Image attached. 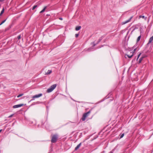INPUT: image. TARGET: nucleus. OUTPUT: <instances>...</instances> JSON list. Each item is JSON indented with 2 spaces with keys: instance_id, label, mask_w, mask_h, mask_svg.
Masks as SVG:
<instances>
[{
  "instance_id": "ddd939ff",
  "label": "nucleus",
  "mask_w": 153,
  "mask_h": 153,
  "mask_svg": "<svg viewBox=\"0 0 153 153\" xmlns=\"http://www.w3.org/2000/svg\"><path fill=\"white\" fill-rule=\"evenodd\" d=\"M51 72L52 71L51 70H48L47 72L46 73V74H50L51 73Z\"/></svg>"
},
{
  "instance_id": "6e6552de",
  "label": "nucleus",
  "mask_w": 153,
  "mask_h": 153,
  "mask_svg": "<svg viewBox=\"0 0 153 153\" xmlns=\"http://www.w3.org/2000/svg\"><path fill=\"white\" fill-rule=\"evenodd\" d=\"M152 42H153V36L150 38L148 44L151 43Z\"/></svg>"
},
{
  "instance_id": "bb28decb",
  "label": "nucleus",
  "mask_w": 153,
  "mask_h": 153,
  "mask_svg": "<svg viewBox=\"0 0 153 153\" xmlns=\"http://www.w3.org/2000/svg\"><path fill=\"white\" fill-rule=\"evenodd\" d=\"M59 19H60V20H62V18H60Z\"/></svg>"
},
{
  "instance_id": "1a4fd4ad",
  "label": "nucleus",
  "mask_w": 153,
  "mask_h": 153,
  "mask_svg": "<svg viewBox=\"0 0 153 153\" xmlns=\"http://www.w3.org/2000/svg\"><path fill=\"white\" fill-rule=\"evenodd\" d=\"M81 28V27L80 26H77L75 28V30L76 31H78L80 30Z\"/></svg>"
},
{
  "instance_id": "a878e982",
  "label": "nucleus",
  "mask_w": 153,
  "mask_h": 153,
  "mask_svg": "<svg viewBox=\"0 0 153 153\" xmlns=\"http://www.w3.org/2000/svg\"><path fill=\"white\" fill-rule=\"evenodd\" d=\"M5 0H0V1L1 2H2V1H4Z\"/></svg>"
},
{
  "instance_id": "a211bd4d",
  "label": "nucleus",
  "mask_w": 153,
  "mask_h": 153,
  "mask_svg": "<svg viewBox=\"0 0 153 153\" xmlns=\"http://www.w3.org/2000/svg\"><path fill=\"white\" fill-rule=\"evenodd\" d=\"M37 7V5H34V6L33 7V8H32V10H34V9H35L36 7Z\"/></svg>"
},
{
  "instance_id": "aec40b11",
  "label": "nucleus",
  "mask_w": 153,
  "mask_h": 153,
  "mask_svg": "<svg viewBox=\"0 0 153 153\" xmlns=\"http://www.w3.org/2000/svg\"><path fill=\"white\" fill-rule=\"evenodd\" d=\"M17 38H18V39H21V35H19L18 36V37H17Z\"/></svg>"
},
{
  "instance_id": "4468645a",
  "label": "nucleus",
  "mask_w": 153,
  "mask_h": 153,
  "mask_svg": "<svg viewBox=\"0 0 153 153\" xmlns=\"http://www.w3.org/2000/svg\"><path fill=\"white\" fill-rule=\"evenodd\" d=\"M143 57H141V58H140L139 59V63H140L141 62L143 59Z\"/></svg>"
},
{
  "instance_id": "4be33fe9",
  "label": "nucleus",
  "mask_w": 153,
  "mask_h": 153,
  "mask_svg": "<svg viewBox=\"0 0 153 153\" xmlns=\"http://www.w3.org/2000/svg\"><path fill=\"white\" fill-rule=\"evenodd\" d=\"M79 34H75V37H77L79 36Z\"/></svg>"
},
{
  "instance_id": "2eb2a0df",
  "label": "nucleus",
  "mask_w": 153,
  "mask_h": 153,
  "mask_svg": "<svg viewBox=\"0 0 153 153\" xmlns=\"http://www.w3.org/2000/svg\"><path fill=\"white\" fill-rule=\"evenodd\" d=\"M140 38H141V35L139 36L137 38V42H138V41H140Z\"/></svg>"
},
{
  "instance_id": "423d86ee",
  "label": "nucleus",
  "mask_w": 153,
  "mask_h": 153,
  "mask_svg": "<svg viewBox=\"0 0 153 153\" xmlns=\"http://www.w3.org/2000/svg\"><path fill=\"white\" fill-rule=\"evenodd\" d=\"M23 105H24L23 104H20L14 105L13 106V108H18L19 107H20L23 106Z\"/></svg>"
},
{
  "instance_id": "5701e85b",
  "label": "nucleus",
  "mask_w": 153,
  "mask_h": 153,
  "mask_svg": "<svg viewBox=\"0 0 153 153\" xmlns=\"http://www.w3.org/2000/svg\"><path fill=\"white\" fill-rule=\"evenodd\" d=\"M141 53H140L138 55V57H137V60L139 58V57L141 55Z\"/></svg>"
},
{
  "instance_id": "cd10ccee",
  "label": "nucleus",
  "mask_w": 153,
  "mask_h": 153,
  "mask_svg": "<svg viewBox=\"0 0 153 153\" xmlns=\"http://www.w3.org/2000/svg\"><path fill=\"white\" fill-rule=\"evenodd\" d=\"M1 131H2V129L0 130V133L1 132Z\"/></svg>"
},
{
  "instance_id": "dca6fc26",
  "label": "nucleus",
  "mask_w": 153,
  "mask_h": 153,
  "mask_svg": "<svg viewBox=\"0 0 153 153\" xmlns=\"http://www.w3.org/2000/svg\"><path fill=\"white\" fill-rule=\"evenodd\" d=\"M46 8V7H45L44 9L40 12V13H42L45 10V9Z\"/></svg>"
},
{
  "instance_id": "9b49d317",
  "label": "nucleus",
  "mask_w": 153,
  "mask_h": 153,
  "mask_svg": "<svg viewBox=\"0 0 153 153\" xmlns=\"http://www.w3.org/2000/svg\"><path fill=\"white\" fill-rule=\"evenodd\" d=\"M140 18H142L143 19H144L145 20L146 19V17H145L144 16L140 15L139 16Z\"/></svg>"
},
{
  "instance_id": "39448f33",
  "label": "nucleus",
  "mask_w": 153,
  "mask_h": 153,
  "mask_svg": "<svg viewBox=\"0 0 153 153\" xmlns=\"http://www.w3.org/2000/svg\"><path fill=\"white\" fill-rule=\"evenodd\" d=\"M132 17H133L131 16L128 20H127L125 22H122V25H124V24L130 22V21L131 19H132Z\"/></svg>"
},
{
  "instance_id": "393cba45",
  "label": "nucleus",
  "mask_w": 153,
  "mask_h": 153,
  "mask_svg": "<svg viewBox=\"0 0 153 153\" xmlns=\"http://www.w3.org/2000/svg\"><path fill=\"white\" fill-rule=\"evenodd\" d=\"M136 49H137L136 48L135 49H134V50L133 51V53H134L135 52V51L136 50Z\"/></svg>"
},
{
  "instance_id": "20e7f679",
  "label": "nucleus",
  "mask_w": 153,
  "mask_h": 153,
  "mask_svg": "<svg viewBox=\"0 0 153 153\" xmlns=\"http://www.w3.org/2000/svg\"><path fill=\"white\" fill-rule=\"evenodd\" d=\"M42 94H40L37 95H36L32 97L33 100H34L35 98H39L42 96Z\"/></svg>"
},
{
  "instance_id": "f03ea898",
  "label": "nucleus",
  "mask_w": 153,
  "mask_h": 153,
  "mask_svg": "<svg viewBox=\"0 0 153 153\" xmlns=\"http://www.w3.org/2000/svg\"><path fill=\"white\" fill-rule=\"evenodd\" d=\"M91 111L90 110L88 112L85 113L83 115L82 119V121H84L85 120L86 117H88L89 114L91 113Z\"/></svg>"
},
{
  "instance_id": "0eeeda50",
  "label": "nucleus",
  "mask_w": 153,
  "mask_h": 153,
  "mask_svg": "<svg viewBox=\"0 0 153 153\" xmlns=\"http://www.w3.org/2000/svg\"><path fill=\"white\" fill-rule=\"evenodd\" d=\"M81 143H79L78 145H77V146L75 147V150H77L81 146Z\"/></svg>"
},
{
  "instance_id": "f257e3e1",
  "label": "nucleus",
  "mask_w": 153,
  "mask_h": 153,
  "mask_svg": "<svg viewBox=\"0 0 153 153\" xmlns=\"http://www.w3.org/2000/svg\"><path fill=\"white\" fill-rule=\"evenodd\" d=\"M58 138V136L57 134H54L52 136L51 142L52 143H55L56 142Z\"/></svg>"
},
{
  "instance_id": "9d476101",
  "label": "nucleus",
  "mask_w": 153,
  "mask_h": 153,
  "mask_svg": "<svg viewBox=\"0 0 153 153\" xmlns=\"http://www.w3.org/2000/svg\"><path fill=\"white\" fill-rule=\"evenodd\" d=\"M133 54H132L130 56V55H127V54H126L125 55V57L126 58V56H127V57H128V58H131L132 56H133Z\"/></svg>"
},
{
  "instance_id": "f8f14e48",
  "label": "nucleus",
  "mask_w": 153,
  "mask_h": 153,
  "mask_svg": "<svg viewBox=\"0 0 153 153\" xmlns=\"http://www.w3.org/2000/svg\"><path fill=\"white\" fill-rule=\"evenodd\" d=\"M4 8H3L2 9V10L1 11V13L0 14V16H1V15L4 13Z\"/></svg>"
},
{
  "instance_id": "412c9836",
  "label": "nucleus",
  "mask_w": 153,
  "mask_h": 153,
  "mask_svg": "<svg viewBox=\"0 0 153 153\" xmlns=\"http://www.w3.org/2000/svg\"><path fill=\"white\" fill-rule=\"evenodd\" d=\"M124 136V134H123L120 136V138H122Z\"/></svg>"
},
{
  "instance_id": "f3484780",
  "label": "nucleus",
  "mask_w": 153,
  "mask_h": 153,
  "mask_svg": "<svg viewBox=\"0 0 153 153\" xmlns=\"http://www.w3.org/2000/svg\"><path fill=\"white\" fill-rule=\"evenodd\" d=\"M23 95H24L23 94H19V95H18L17 96V97L18 98H19V97H20L22 96Z\"/></svg>"
},
{
  "instance_id": "6ab92c4d",
  "label": "nucleus",
  "mask_w": 153,
  "mask_h": 153,
  "mask_svg": "<svg viewBox=\"0 0 153 153\" xmlns=\"http://www.w3.org/2000/svg\"><path fill=\"white\" fill-rule=\"evenodd\" d=\"M6 21V19L4 20L0 24V25H2L3 23H4Z\"/></svg>"
},
{
  "instance_id": "7ed1b4c3",
  "label": "nucleus",
  "mask_w": 153,
  "mask_h": 153,
  "mask_svg": "<svg viewBox=\"0 0 153 153\" xmlns=\"http://www.w3.org/2000/svg\"><path fill=\"white\" fill-rule=\"evenodd\" d=\"M56 84H54L51 85L49 88L47 89V92L50 93L52 92L56 88Z\"/></svg>"
},
{
  "instance_id": "b1692460",
  "label": "nucleus",
  "mask_w": 153,
  "mask_h": 153,
  "mask_svg": "<svg viewBox=\"0 0 153 153\" xmlns=\"http://www.w3.org/2000/svg\"><path fill=\"white\" fill-rule=\"evenodd\" d=\"M13 114H11V115H10V116H9L8 117H9V118L11 117H12L13 116Z\"/></svg>"
}]
</instances>
